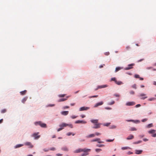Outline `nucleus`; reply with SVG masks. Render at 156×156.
<instances>
[{
    "label": "nucleus",
    "instance_id": "f257e3e1",
    "mask_svg": "<svg viewBox=\"0 0 156 156\" xmlns=\"http://www.w3.org/2000/svg\"><path fill=\"white\" fill-rule=\"evenodd\" d=\"M90 151V149H89L84 148L83 149L80 148L74 151V153H79L81 152H84L85 153L88 152Z\"/></svg>",
    "mask_w": 156,
    "mask_h": 156
},
{
    "label": "nucleus",
    "instance_id": "f03ea898",
    "mask_svg": "<svg viewBox=\"0 0 156 156\" xmlns=\"http://www.w3.org/2000/svg\"><path fill=\"white\" fill-rule=\"evenodd\" d=\"M34 124L36 126L39 125L41 127L43 128H46L47 125L46 124L43 123L41 121H38L34 123Z\"/></svg>",
    "mask_w": 156,
    "mask_h": 156
},
{
    "label": "nucleus",
    "instance_id": "7ed1b4c3",
    "mask_svg": "<svg viewBox=\"0 0 156 156\" xmlns=\"http://www.w3.org/2000/svg\"><path fill=\"white\" fill-rule=\"evenodd\" d=\"M135 65V64L134 63H132L131 64H129L128 65V67L125 68L124 69L125 70H128L132 69L133 68V66Z\"/></svg>",
    "mask_w": 156,
    "mask_h": 156
},
{
    "label": "nucleus",
    "instance_id": "20e7f679",
    "mask_svg": "<svg viewBox=\"0 0 156 156\" xmlns=\"http://www.w3.org/2000/svg\"><path fill=\"white\" fill-rule=\"evenodd\" d=\"M39 133H34L32 135V136L34 137L35 139H38L40 136V135H38V134H39Z\"/></svg>",
    "mask_w": 156,
    "mask_h": 156
},
{
    "label": "nucleus",
    "instance_id": "39448f33",
    "mask_svg": "<svg viewBox=\"0 0 156 156\" xmlns=\"http://www.w3.org/2000/svg\"><path fill=\"white\" fill-rule=\"evenodd\" d=\"M101 124L100 123H96L94 124L95 126L92 127L93 129H98L100 127V126Z\"/></svg>",
    "mask_w": 156,
    "mask_h": 156
},
{
    "label": "nucleus",
    "instance_id": "423d86ee",
    "mask_svg": "<svg viewBox=\"0 0 156 156\" xmlns=\"http://www.w3.org/2000/svg\"><path fill=\"white\" fill-rule=\"evenodd\" d=\"M139 96L140 97H142L141 98V99L143 100H144L147 98V97L146 96V95L145 94L143 93H142L140 94Z\"/></svg>",
    "mask_w": 156,
    "mask_h": 156
},
{
    "label": "nucleus",
    "instance_id": "0eeeda50",
    "mask_svg": "<svg viewBox=\"0 0 156 156\" xmlns=\"http://www.w3.org/2000/svg\"><path fill=\"white\" fill-rule=\"evenodd\" d=\"M97 141L99 143H103V142L101 141L100 140V138H96L94 139H93L91 141V142Z\"/></svg>",
    "mask_w": 156,
    "mask_h": 156
},
{
    "label": "nucleus",
    "instance_id": "6e6552de",
    "mask_svg": "<svg viewBox=\"0 0 156 156\" xmlns=\"http://www.w3.org/2000/svg\"><path fill=\"white\" fill-rule=\"evenodd\" d=\"M135 103L133 101L128 102L126 103V105L127 106H133L135 105Z\"/></svg>",
    "mask_w": 156,
    "mask_h": 156
},
{
    "label": "nucleus",
    "instance_id": "1a4fd4ad",
    "mask_svg": "<svg viewBox=\"0 0 156 156\" xmlns=\"http://www.w3.org/2000/svg\"><path fill=\"white\" fill-rule=\"evenodd\" d=\"M75 123L76 124L82 123L86 124L87 123L86 121L83 120H77L75 122Z\"/></svg>",
    "mask_w": 156,
    "mask_h": 156
},
{
    "label": "nucleus",
    "instance_id": "9d476101",
    "mask_svg": "<svg viewBox=\"0 0 156 156\" xmlns=\"http://www.w3.org/2000/svg\"><path fill=\"white\" fill-rule=\"evenodd\" d=\"M89 108L85 107H81L79 109L80 111H82L84 110H87L89 109Z\"/></svg>",
    "mask_w": 156,
    "mask_h": 156
},
{
    "label": "nucleus",
    "instance_id": "9b49d317",
    "mask_svg": "<svg viewBox=\"0 0 156 156\" xmlns=\"http://www.w3.org/2000/svg\"><path fill=\"white\" fill-rule=\"evenodd\" d=\"M68 124L65 123H62V124L59 125V127L61 128H64L68 126Z\"/></svg>",
    "mask_w": 156,
    "mask_h": 156
},
{
    "label": "nucleus",
    "instance_id": "f8f14e48",
    "mask_svg": "<svg viewBox=\"0 0 156 156\" xmlns=\"http://www.w3.org/2000/svg\"><path fill=\"white\" fill-rule=\"evenodd\" d=\"M142 150H136L135 153L136 154H140L142 153Z\"/></svg>",
    "mask_w": 156,
    "mask_h": 156
},
{
    "label": "nucleus",
    "instance_id": "ddd939ff",
    "mask_svg": "<svg viewBox=\"0 0 156 156\" xmlns=\"http://www.w3.org/2000/svg\"><path fill=\"white\" fill-rule=\"evenodd\" d=\"M24 144L26 145L29 146H30V147L32 148L33 147V146L32 145L31 143L30 142H26Z\"/></svg>",
    "mask_w": 156,
    "mask_h": 156
},
{
    "label": "nucleus",
    "instance_id": "4468645a",
    "mask_svg": "<svg viewBox=\"0 0 156 156\" xmlns=\"http://www.w3.org/2000/svg\"><path fill=\"white\" fill-rule=\"evenodd\" d=\"M69 96H67L66 97V98H61V99H59L58 101V102H62V101H65L66 100H67V98H69Z\"/></svg>",
    "mask_w": 156,
    "mask_h": 156
},
{
    "label": "nucleus",
    "instance_id": "2eb2a0df",
    "mask_svg": "<svg viewBox=\"0 0 156 156\" xmlns=\"http://www.w3.org/2000/svg\"><path fill=\"white\" fill-rule=\"evenodd\" d=\"M134 138V136L132 135H130L126 138V139L127 140H131Z\"/></svg>",
    "mask_w": 156,
    "mask_h": 156
},
{
    "label": "nucleus",
    "instance_id": "dca6fc26",
    "mask_svg": "<svg viewBox=\"0 0 156 156\" xmlns=\"http://www.w3.org/2000/svg\"><path fill=\"white\" fill-rule=\"evenodd\" d=\"M61 114L64 115H67L69 113V111H64L61 112Z\"/></svg>",
    "mask_w": 156,
    "mask_h": 156
},
{
    "label": "nucleus",
    "instance_id": "f3484780",
    "mask_svg": "<svg viewBox=\"0 0 156 156\" xmlns=\"http://www.w3.org/2000/svg\"><path fill=\"white\" fill-rule=\"evenodd\" d=\"M103 101H101L100 102L98 103L95 105L94 106V107H97L98 106L101 105H103Z\"/></svg>",
    "mask_w": 156,
    "mask_h": 156
},
{
    "label": "nucleus",
    "instance_id": "a211bd4d",
    "mask_svg": "<svg viewBox=\"0 0 156 156\" xmlns=\"http://www.w3.org/2000/svg\"><path fill=\"white\" fill-rule=\"evenodd\" d=\"M90 122L94 124L98 123V119H91L90 120Z\"/></svg>",
    "mask_w": 156,
    "mask_h": 156
},
{
    "label": "nucleus",
    "instance_id": "6ab92c4d",
    "mask_svg": "<svg viewBox=\"0 0 156 156\" xmlns=\"http://www.w3.org/2000/svg\"><path fill=\"white\" fill-rule=\"evenodd\" d=\"M95 136V134H90L86 136V137L87 138H90L91 137H94Z\"/></svg>",
    "mask_w": 156,
    "mask_h": 156
},
{
    "label": "nucleus",
    "instance_id": "aec40b11",
    "mask_svg": "<svg viewBox=\"0 0 156 156\" xmlns=\"http://www.w3.org/2000/svg\"><path fill=\"white\" fill-rule=\"evenodd\" d=\"M28 98V97H25L23 98L22 99V102L23 103H25V102L27 101Z\"/></svg>",
    "mask_w": 156,
    "mask_h": 156
},
{
    "label": "nucleus",
    "instance_id": "412c9836",
    "mask_svg": "<svg viewBox=\"0 0 156 156\" xmlns=\"http://www.w3.org/2000/svg\"><path fill=\"white\" fill-rule=\"evenodd\" d=\"M23 144H17L15 147V148H19V147H22L23 146Z\"/></svg>",
    "mask_w": 156,
    "mask_h": 156
},
{
    "label": "nucleus",
    "instance_id": "4be33fe9",
    "mask_svg": "<svg viewBox=\"0 0 156 156\" xmlns=\"http://www.w3.org/2000/svg\"><path fill=\"white\" fill-rule=\"evenodd\" d=\"M27 91L26 90H24V91L20 92V93L21 95H25L26 94V93H27Z\"/></svg>",
    "mask_w": 156,
    "mask_h": 156
},
{
    "label": "nucleus",
    "instance_id": "5701e85b",
    "mask_svg": "<svg viewBox=\"0 0 156 156\" xmlns=\"http://www.w3.org/2000/svg\"><path fill=\"white\" fill-rule=\"evenodd\" d=\"M108 87V85H102L99 86L98 87V88H104L105 87Z\"/></svg>",
    "mask_w": 156,
    "mask_h": 156
},
{
    "label": "nucleus",
    "instance_id": "b1692460",
    "mask_svg": "<svg viewBox=\"0 0 156 156\" xmlns=\"http://www.w3.org/2000/svg\"><path fill=\"white\" fill-rule=\"evenodd\" d=\"M115 83L118 85H120L122 84L123 83L121 81H116Z\"/></svg>",
    "mask_w": 156,
    "mask_h": 156
},
{
    "label": "nucleus",
    "instance_id": "393cba45",
    "mask_svg": "<svg viewBox=\"0 0 156 156\" xmlns=\"http://www.w3.org/2000/svg\"><path fill=\"white\" fill-rule=\"evenodd\" d=\"M156 131V130L154 129H152L148 131V133H154Z\"/></svg>",
    "mask_w": 156,
    "mask_h": 156
},
{
    "label": "nucleus",
    "instance_id": "a878e982",
    "mask_svg": "<svg viewBox=\"0 0 156 156\" xmlns=\"http://www.w3.org/2000/svg\"><path fill=\"white\" fill-rule=\"evenodd\" d=\"M111 123H105L103 124V125L104 126H109V125Z\"/></svg>",
    "mask_w": 156,
    "mask_h": 156
},
{
    "label": "nucleus",
    "instance_id": "bb28decb",
    "mask_svg": "<svg viewBox=\"0 0 156 156\" xmlns=\"http://www.w3.org/2000/svg\"><path fill=\"white\" fill-rule=\"evenodd\" d=\"M122 69L121 67H116L115 69V72H117L120 70L121 69Z\"/></svg>",
    "mask_w": 156,
    "mask_h": 156
},
{
    "label": "nucleus",
    "instance_id": "cd10ccee",
    "mask_svg": "<svg viewBox=\"0 0 156 156\" xmlns=\"http://www.w3.org/2000/svg\"><path fill=\"white\" fill-rule=\"evenodd\" d=\"M130 149V148L127 147H122L121 149L122 150H127Z\"/></svg>",
    "mask_w": 156,
    "mask_h": 156
},
{
    "label": "nucleus",
    "instance_id": "c85d7f7f",
    "mask_svg": "<svg viewBox=\"0 0 156 156\" xmlns=\"http://www.w3.org/2000/svg\"><path fill=\"white\" fill-rule=\"evenodd\" d=\"M62 149V150L65 151H68V149L66 147H63Z\"/></svg>",
    "mask_w": 156,
    "mask_h": 156
},
{
    "label": "nucleus",
    "instance_id": "c756f323",
    "mask_svg": "<svg viewBox=\"0 0 156 156\" xmlns=\"http://www.w3.org/2000/svg\"><path fill=\"white\" fill-rule=\"evenodd\" d=\"M71 134H72L73 136H74L75 135L74 133H72L70 132H69L66 134L68 136H69L71 135Z\"/></svg>",
    "mask_w": 156,
    "mask_h": 156
},
{
    "label": "nucleus",
    "instance_id": "7c9ffc66",
    "mask_svg": "<svg viewBox=\"0 0 156 156\" xmlns=\"http://www.w3.org/2000/svg\"><path fill=\"white\" fill-rule=\"evenodd\" d=\"M142 142V141L141 140H139L137 142H135L133 143V144H137L139 143H140Z\"/></svg>",
    "mask_w": 156,
    "mask_h": 156
},
{
    "label": "nucleus",
    "instance_id": "2f4dec72",
    "mask_svg": "<svg viewBox=\"0 0 156 156\" xmlns=\"http://www.w3.org/2000/svg\"><path fill=\"white\" fill-rule=\"evenodd\" d=\"M130 130L131 131H136V129L135 127H131L130 129Z\"/></svg>",
    "mask_w": 156,
    "mask_h": 156
},
{
    "label": "nucleus",
    "instance_id": "473e14b6",
    "mask_svg": "<svg viewBox=\"0 0 156 156\" xmlns=\"http://www.w3.org/2000/svg\"><path fill=\"white\" fill-rule=\"evenodd\" d=\"M152 126H153L152 124L151 123V124H150L147 125V127L148 128H150L152 127Z\"/></svg>",
    "mask_w": 156,
    "mask_h": 156
},
{
    "label": "nucleus",
    "instance_id": "72a5a7b5",
    "mask_svg": "<svg viewBox=\"0 0 156 156\" xmlns=\"http://www.w3.org/2000/svg\"><path fill=\"white\" fill-rule=\"evenodd\" d=\"M116 127V126L115 125H112L110 127V128L111 129H113L115 128Z\"/></svg>",
    "mask_w": 156,
    "mask_h": 156
},
{
    "label": "nucleus",
    "instance_id": "f704fd0d",
    "mask_svg": "<svg viewBox=\"0 0 156 156\" xmlns=\"http://www.w3.org/2000/svg\"><path fill=\"white\" fill-rule=\"evenodd\" d=\"M111 80L115 81V83H116V81H117L116 78L115 77L112 78L111 79Z\"/></svg>",
    "mask_w": 156,
    "mask_h": 156
},
{
    "label": "nucleus",
    "instance_id": "c9c22d12",
    "mask_svg": "<svg viewBox=\"0 0 156 156\" xmlns=\"http://www.w3.org/2000/svg\"><path fill=\"white\" fill-rule=\"evenodd\" d=\"M115 101H111V102L109 103H108V105H112L114 104L115 103Z\"/></svg>",
    "mask_w": 156,
    "mask_h": 156
},
{
    "label": "nucleus",
    "instance_id": "e433bc0d",
    "mask_svg": "<svg viewBox=\"0 0 156 156\" xmlns=\"http://www.w3.org/2000/svg\"><path fill=\"white\" fill-rule=\"evenodd\" d=\"M65 95L66 94H60L58 95V96L60 98L64 97Z\"/></svg>",
    "mask_w": 156,
    "mask_h": 156
},
{
    "label": "nucleus",
    "instance_id": "4c0bfd02",
    "mask_svg": "<svg viewBox=\"0 0 156 156\" xmlns=\"http://www.w3.org/2000/svg\"><path fill=\"white\" fill-rule=\"evenodd\" d=\"M101 149L98 148V149H95V151L97 152H98L101 151Z\"/></svg>",
    "mask_w": 156,
    "mask_h": 156
},
{
    "label": "nucleus",
    "instance_id": "58836bf2",
    "mask_svg": "<svg viewBox=\"0 0 156 156\" xmlns=\"http://www.w3.org/2000/svg\"><path fill=\"white\" fill-rule=\"evenodd\" d=\"M88 154V153H85L81 155V156H86V155H87Z\"/></svg>",
    "mask_w": 156,
    "mask_h": 156
},
{
    "label": "nucleus",
    "instance_id": "ea45409f",
    "mask_svg": "<svg viewBox=\"0 0 156 156\" xmlns=\"http://www.w3.org/2000/svg\"><path fill=\"white\" fill-rule=\"evenodd\" d=\"M135 77L136 78H139L140 77L139 75L136 74L135 75Z\"/></svg>",
    "mask_w": 156,
    "mask_h": 156
},
{
    "label": "nucleus",
    "instance_id": "a19ab883",
    "mask_svg": "<svg viewBox=\"0 0 156 156\" xmlns=\"http://www.w3.org/2000/svg\"><path fill=\"white\" fill-rule=\"evenodd\" d=\"M104 145H101V144H98L97 145V146L98 147H104Z\"/></svg>",
    "mask_w": 156,
    "mask_h": 156
},
{
    "label": "nucleus",
    "instance_id": "79ce46f5",
    "mask_svg": "<svg viewBox=\"0 0 156 156\" xmlns=\"http://www.w3.org/2000/svg\"><path fill=\"white\" fill-rule=\"evenodd\" d=\"M132 87L133 88H134L135 89H136V85L135 84H134L133 85H132Z\"/></svg>",
    "mask_w": 156,
    "mask_h": 156
},
{
    "label": "nucleus",
    "instance_id": "37998d69",
    "mask_svg": "<svg viewBox=\"0 0 156 156\" xmlns=\"http://www.w3.org/2000/svg\"><path fill=\"white\" fill-rule=\"evenodd\" d=\"M77 117V116H75V115H72L71 116V117L72 119H74L76 118Z\"/></svg>",
    "mask_w": 156,
    "mask_h": 156
},
{
    "label": "nucleus",
    "instance_id": "c03bdc74",
    "mask_svg": "<svg viewBox=\"0 0 156 156\" xmlns=\"http://www.w3.org/2000/svg\"><path fill=\"white\" fill-rule=\"evenodd\" d=\"M130 94H131L133 95L135 94V92L133 90H131L130 92Z\"/></svg>",
    "mask_w": 156,
    "mask_h": 156
},
{
    "label": "nucleus",
    "instance_id": "a18cd8bd",
    "mask_svg": "<svg viewBox=\"0 0 156 156\" xmlns=\"http://www.w3.org/2000/svg\"><path fill=\"white\" fill-rule=\"evenodd\" d=\"M114 96L116 97H119L120 95L118 94H114Z\"/></svg>",
    "mask_w": 156,
    "mask_h": 156
},
{
    "label": "nucleus",
    "instance_id": "49530a36",
    "mask_svg": "<svg viewBox=\"0 0 156 156\" xmlns=\"http://www.w3.org/2000/svg\"><path fill=\"white\" fill-rule=\"evenodd\" d=\"M147 120V119H142V120L141 121L142 122H144L146 121Z\"/></svg>",
    "mask_w": 156,
    "mask_h": 156
},
{
    "label": "nucleus",
    "instance_id": "de8ad7c7",
    "mask_svg": "<svg viewBox=\"0 0 156 156\" xmlns=\"http://www.w3.org/2000/svg\"><path fill=\"white\" fill-rule=\"evenodd\" d=\"M114 140V139L112 140H106L107 142H112Z\"/></svg>",
    "mask_w": 156,
    "mask_h": 156
},
{
    "label": "nucleus",
    "instance_id": "09e8293b",
    "mask_svg": "<svg viewBox=\"0 0 156 156\" xmlns=\"http://www.w3.org/2000/svg\"><path fill=\"white\" fill-rule=\"evenodd\" d=\"M49 150V149H46V148H44L43 149V151L45 152H48Z\"/></svg>",
    "mask_w": 156,
    "mask_h": 156
},
{
    "label": "nucleus",
    "instance_id": "8fccbe9b",
    "mask_svg": "<svg viewBox=\"0 0 156 156\" xmlns=\"http://www.w3.org/2000/svg\"><path fill=\"white\" fill-rule=\"evenodd\" d=\"M68 126H69V127H70L71 128H73V126L72 124H68Z\"/></svg>",
    "mask_w": 156,
    "mask_h": 156
},
{
    "label": "nucleus",
    "instance_id": "3c124183",
    "mask_svg": "<svg viewBox=\"0 0 156 156\" xmlns=\"http://www.w3.org/2000/svg\"><path fill=\"white\" fill-rule=\"evenodd\" d=\"M101 134V133H99L96 132L95 133V135H97V136H99Z\"/></svg>",
    "mask_w": 156,
    "mask_h": 156
},
{
    "label": "nucleus",
    "instance_id": "603ef678",
    "mask_svg": "<svg viewBox=\"0 0 156 156\" xmlns=\"http://www.w3.org/2000/svg\"><path fill=\"white\" fill-rule=\"evenodd\" d=\"M63 129V128H61V127H60L59 128H58V129H57V131L58 132V131H60L62 130V129Z\"/></svg>",
    "mask_w": 156,
    "mask_h": 156
},
{
    "label": "nucleus",
    "instance_id": "864d4df0",
    "mask_svg": "<svg viewBox=\"0 0 156 156\" xmlns=\"http://www.w3.org/2000/svg\"><path fill=\"white\" fill-rule=\"evenodd\" d=\"M55 147H52L50 149H49V150H50L51 151H55Z\"/></svg>",
    "mask_w": 156,
    "mask_h": 156
},
{
    "label": "nucleus",
    "instance_id": "5fc2aeb1",
    "mask_svg": "<svg viewBox=\"0 0 156 156\" xmlns=\"http://www.w3.org/2000/svg\"><path fill=\"white\" fill-rule=\"evenodd\" d=\"M98 97V95H94L93 96H91L90 97V98H97Z\"/></svg>",
    "mask_w": 156,
    "mask_h": 156
},
{
    "label": "nucleus",
    "instance_id": "6e6d98bb",
    "mask_svg": "<svg viewBox=\"0 0 156 156\" xmlns=\"http://www.w3.org/2000/svg\"><path fill=\"white\" fill-rule=\"evenodd\" d=\"M130 48V47L129 46H127L126 47V49L127 50H129V49Z\"/></svg>",
    "mask_w": 156,
    "mask_h": 156
},
{
    "label": "nucleus",
    "instance_id": "4d7b16f0",
    "mask_svg": "<svg viewBox=\"0 0 156 156\" xmlns=\"http://www.w3.org/2000/svg\"><path fill=\"white\" fill-rule=\"evenodd\" d=\"M141 106L140 104H137L135 106L136 108H138L140 107Z\"/></svg>",
    "mask_w": 156,
    "mask_h": 156
},
{
    "label": "nucleus",
    "instance_id": "13d9d810",
    "mask_svg": "<svg viewBox=\"0 0 156 156\" xmlns=\"http://www.w3.org/2000/svg\"><path fill=\"white\" fill-rule=\"evenodd\" d=\"M6 111V110L5 109H4L2 111V113H4Z\"/></svg>",
    "mask_w": 156,
    "mask_h": 156
},
{
    "label": "nucleus",
    "instance_id": "bf43d9fd",
    "mask_svg": "<svg viewBox=\"0 0 156 156\" xmlns=\"http://www.w3.org/2000/svg\"><path fill=\"white\" fill-rule=\"evenodd\" d=\"M105 108L107 110H111L112 109L111 108L109 107H106Z\"/></svg>",
    "mask_w": 156,
    "mask_h": 156
},
{
    "label": "nucleus",
    "instance_id": "052dcab7",
    "mask_svg": "<svg viewBox=\"0 0 156 156\" xmlns=\"http://www.w3.org/2000/svg\"><path fill=\"white\" fill-rule=\"evenodd\" d=\"M49 106L52 107L55 106L54 104H49L48 105Z\"/></svg>",
    "mask_w": 156,
    "mask_h": 156
},
{
    "label": "nucleus",
    "instance_id": "680f3d73",
    "mask_svg": "<svg viewBox=\"0 0 156 156\" xmlns=\"http://www.w3.org/2000/svg\"><path fill=\"white\" fill-rule=\"evenodd\" d=\"M154 98H150L148 100L150 101H152L154 100Z\"/></svg>",
    "mask_w": 156,
    "mask_h": 156
},
{
    "label": "nucleus",
    "instance_id": "e2e57ef3",
    "mask_svg": "<svg viewBox=\"0 0 156 156\" xmlns=\"http://www.w3.org/2000/svg\"><path fill=\"white\" fill-rule=\"evenodd\" d=\"M69 108V107L68 106H65L63 107V108L65 109H66V108Z\"/></svg>",
    "mask_w": 156,
    "mask_h": 156
},
{
    "label": "nucleus",
    "instance_id": "0e129e2a",
    "mask_svg": "<svg viewBox=\"0 0 156 156\" xmlns=\"http://www.w3.org/2000/svg\"><path fill=\"white\" fill-rule=\"evenodd\" d=\"M152 137H156V133L153 134L152 135Z\"/></svg>",
    "mask_w": 156,
    "mask_h": 156
},
{
    "label": "nucleus",
    "instance_id": "69168bd1",
    "mask_svg": "<svg viewBox=\"0 0 156 156\" xmlns=\"http://www.w3.org/2000/svg\"><path fill=\"white\" fill-rule=\"evenodd\" d=\"M57 156H62V154H57L56 155Z\"/></svg>",
    "mask_w": 156,
    "mask_h": 156
},
{
    "label": "nucleus",
    "instance_id": "338daca9",
    "mask_svg": "<svg viewBox=\"0 0 156 156\" xmlns=\"http://www.w3.org/2000/svg\"><path fill=\"white\" fill-rule=\"evenodd\" d=\"M80 116L82 118H84V117H85V115H80Z\"/></svg>",
    "mask_w": 156,
    "mask_h": 156
},
{
    "label": "nucleus",
    "instance_id": "774afa93",
    "mask_svg": "<svg viewBox=\"0 0 156 156\" xmlns=\"http://www.w3.org/2000/svg\"><path fill=\"white\" fill-rule=\"evenodd\" d=\"M109 52H106L105 53V54L106 55H109Z\"/></svg>",
    "mask_w": 156,
    "mask_h": 156
}]
</instances>
